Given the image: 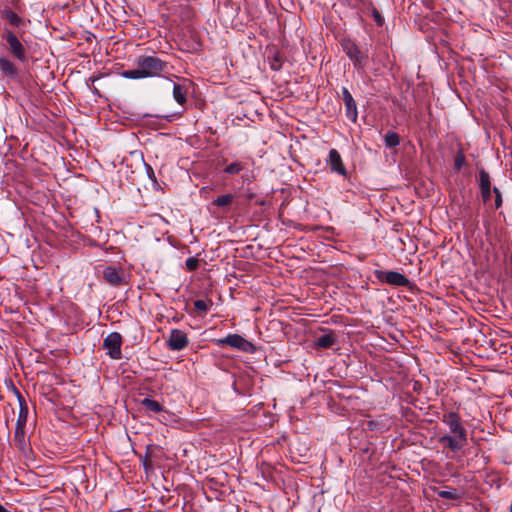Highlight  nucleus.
Wrapping results in <instances>:
<instances>
[{
	"instance_id": "9b49d317",
	"label": "nucleus",
	"mask_w": 512,
	"mask_h": 512,
	"mask_svg": "<svg viewBox=\"0 0 512 512\" xmlns=\"http://www.w3.org/2000/svg\"><path fill=\"white\" fill-rule=\"evenodd\" d=\"M15 393L19 401V414L16 422V427L25 428L28 418V407L25 399L17 389H15Z\"/></svg>"
},
{
	"instance_id": "b1692460",
	"label": "nucleus",
	"mask_w": 512,
	"mask_h": 512,
	"mask_svg": "<svg viewBox=\"0 0 512 512\" xmlns=\"http://www.w3.org/2000/svg\"><path fill=\"white\" fill-rule=\"evenodd\" d=\"M465 155L463 154L462 151H459L456 156H455V160H454V168L456 171H460L461 168L463 167V165L465 164Z\"/></svg>"
},
{
	"instance_id": "9d476101",
	"label": "nucleus",
	"mask_w": 512,
	"mask_h": 512,
	"mask_svg": "<svg viewBox=\"0 0 512 512\" xmlns=\"http://www.w3.org/2000/svg\"><path fill=\"white\" fill-rule=\"evenodd\" d=\"M328 164L330 165V169L332 172H335L342 176L347 175V170L342 161L341 155L336 149H331L329 151Z\"/></svg>"
},
{
	"instance_id": "7c9ffc66",
	"label": "nucleus",
	"mask_w": 512,
	"mask_h": 512,
	"mask_svg": "<svg viewBox=\"0 0 512 512\" xmlns=\"http://www.w3.org/2000/svg\"><path fill=\"white\" fill-rule=\"evenodd\" d=\"M151 174H154L153 169L148 166V175L151 177Z\"/></svg>"
},
{
	"instance_id": "bb28decb",
	"label": "nucleus",
	"mask_w": 512,
	"mask_h": 512,
	"mask_svg": "<svg viewBox=\"0 0 512 512\" xmlns=\"http://www.w3.org/2000/svg\"><path fill=\"white\" fill-rule=\"evenodd\" d=\"M495 194V209H499L502 206V195L497 187L493 188Z\"/></svg>"
},
{
	"instance_id": "f03ea898",
	"label": "nucleus",
	"mask_w": 512,
	"mask_h": 512,
	"mask_svg": "<svg viewBox=\"0 0 512 512\" xmlns=\"http://www.w3.org/2000/svg\"><path fill=\"white\" fill-rule=\"evenodd\" d=\"M135 65V69L123 71L122 77L133 80L159 77L167 69V62L153 55L138 56Z\"/></svg>"
},
{
	"instance_id": "ddd939ff",
	"label": "nucleus",
	"mask_w": 512,
	"mask_h": 512,
	"mask_svg": "<svg viewBox=\"0 0 512 512\" xmlns=\"http://www.w3.org/2000/svg\"><path fill=\"white\" fill-rule=\"evenodd\" d=\"M103 277L108 283L112 285H119L123 281L120 272L115 267L111 266L106 267L103 270Z\"/></svg>"
},
{
	"instance_id": "20e7f679",
	"label": "nucleus",
	"mask_w": 512,
	"mask_h": 512,
	"mask_svg": "<svg viewBox=\"0 0 512 512\" xmlns=\"http://www.w3.org/2000/svg\"><path fill=\"white\" fill-rule=\"evenodd\" d=\"M1 38L7 43V50L18 61H27L26 50L18 36L9 29H4Z\"/></svg>"
},
{
	"instance_id": "1a4fd4ad",
	"label": "nucleus",
	"mask_w": 512,
	"mask_h": 512,
	"mask_svg": "<svg viewBox=\"0 0 512 512\" xmlns=\"http://www.w3.org/2000/svg\"><path fill=\"white\" fill-rule=\"evenodd\" d=\"M342 96L345 104L346 115L352 122L355 123L358 117L356 102L349 90L345 87L342 88Z\"/></svg>"
},
{
	"instance_id": "cd10ccee",
	"label": "nucleus",
	"mask_w": 512,
	"mask_h": 512,
	"mask_svg": "<svg viewBox=\"0 0 512 512\" xmlns=\"http://www.w3.org/2000/svg\"><path fill=\"white\" fill-rule=\"evenodd\" d=\"M481 196H482V199H483L484 203H487L488 201H490V199H491V188L490 189H486V190H482L481 191Z\"/></svg>"
},
{
	"instance_id": "c85d7f7f",
	"label": "nucleus",
	"mask_w": 512,
	"mask_h": 512,
	"mask_svg": "<svg viewBox=\"0 0 512 512\" xmlns=\"http://www.w3.org/2000/svg\"><path fill=\"white\" fill-rule=\"evenodd\" d=\"M374 17H375L377 24L382 25L383 19L377 11L374 12Z\"/></svg>"
},
{
	"instance_id": "393cba45",
	"label": "nucleus",
	"mask_w": 512,
	"mask_h": 512,
	"mask_svg": "<svg viewBox=\"0 0 512 512\" xmlns=\"http://www.w3.org/2000/svg\"><path fill=\"white\" fill-rule=\"evenodd\" d=\"M185 266L188 271H194L199 266V259L197 257H189L185 261Z\"/></svg>"
},
{
	"instance_id": "4be33fe9",
	"label": "nucleus",
	"mask_w": 512,
	"mask_h": 512,
	"mask_svg": "<svg viewBox=\"0 0 512 512\" xmlns=\"http://www.w3.org/2000/svg\"><path fill=\"white\" fill-rule=\"evenodd\" d=\"M335 341V337L332 334H324L317 339L316 345L320 348H330Z\"/></svg>"
},
{
	"instance_id": "dca6fc26",
	"label": "nucleus",
	"mask_w": 512,
	"mask_h": 512,
	"mask_svg": "<svg viewBox=\"0 0 512 512\" xmlns=\"http://www.w3.org/2000/svg\"><path fill=\"white\" fill-rule=\"evenodd\" d=\"M14 441L20 450L26 448L25 428L15 427Z\"/></svg>"
},
{
	"instance_id": "423d86ee",
	"label": "nucleus",
	"mask_w": 512,
	"mask_h": 512,
	"mask_svg": "<svg viewBox=\"0 0 512 512\" xmlns=\"http://www.w3.org/2000/svg\"><path fill=\"white\" fill-rule=\"evenodd\" d=\"M378 280L396 287H406L409 285V279L397 271H376Z\"/></svg>"
},
{
	"instance_id": "f257e3e1",
	"label": "nucleus",
	"mask_w": 512,
	"mask_h": 512,
	"mask_svg": "<svg viewBox=\"0 0 512 512\" xmlns=\"http://www.w3.org/2000/svg\"><path fill=\"white\" fill-rule=\"evenodd\" d=\"M442 421L449 428V433L440 436L438 442L451 452H459L467 445V431L461 424L460 416L449 412L443 415Z\"/></svg>"
},
{
	"instance_id": "aec40b11",
	"label": "nucleus",
	"mask_w": 512,
	"mask_h": 512,
	"mask_svg": "<svg viewBox=\"0 0 512 512\" xmlns=\"http://www.w3.org/2000/svg\"><path fill=\"white\" fill-rule=\"evenodd\" d=\"M438 496L443 499L450 500H460L462 498V494L458 492L455 488H450L448 490H440L438 491Z\"/></svg>"
},
{
	"instance_id": "a211bd4d",
	"label": "nucleus",
	"mask_w": 512,
	"mask_h": 512,
	"mask_svg": "<svg viewBox=\"0 0 512 512\" xmlns=\"http://www.w3.org/2000/svg\"><path fill=\"white\" fill-rule=\"evenodd\" d=\"M234 198H235L234 195L230 194V193L221 195L212 201V205H215L220 208H224V207L229 206L233 202Z\"/></svg>"
},
{
	"instance_id": "412c9836",
	"label": "nucleus",
	"mask_w": 512,
	"mask_h": 512,
	"mask_svg": "<svg viewBox=\"0 0 512 512\" xmlns=\"http://www.w3.org/2000/svg\"><path fill=\"white\" fill-rule=\"evenodd\" d=\"M479 188L480 191L491 188L490 176L484 168L479 170Z\"/></svg>"
},
{
	"instance_id": "6ab92c4d",
	"label": "nucleus",
	"mask_w": 512,
	"mask_h": 512,
	"mask_svg": "<svg viewBox=\"0 0 512 512\" xmlns=\"http://www.w3.org/2000/svg\"><path fill=\"white\" fill-rule=\"evenodd\" d=\"M141 403L147 410L154 413H158L163 410L162 405L158 401L151 398H144Z\"/></svg>"
},
{
	"instance_id": "4468645a",
	"label": "nucleus",
	"mask_w": 512,
	"mask_h": 512,
	"mask_svg": "<svg viewBox=\"0 0 512 512\" xmlns=\"http://www.w3.org/2000/svg\"><path fill=\"white\" fill-rule=\"evenodd\" d=\"M2 15L3 18L14 27H19L23 24V19L10 9L3 10Z\"/></svg>"
},
{
	"instance_id": "f3484780",
	"label": "nucleus",
	"mask_w": 512,
	"mask_h": 512,
	"mask_svg": "<svg viewBox=\"0 0 512 512\" xmlns=\"http://www.w3.org/2000/svg\"><path fill=\"white\" fill-rule=\"evenodd\" d=\"M386 147L392 148L400 144V136L394 131H388L384 136Z\"/></svg>"
},
{
	"instance_id": "c756f323",
	"label": "nucleus",
	"mask_w": 512,
	"mask_h": 512,
	"mask_svg": "<svg viewBox=\"0 0 512 512\" xmlns=\"http://www.w3.org/2000/svg\"><path fill=\"white\" fill-rule=\"evenodd\" d=\"M0 512H10L0 503Z\"/></svg>"
},
{
	"instance_id": "f8f14e48",
	"label": "nucleus",
	"mask_w": 512,
	"mask_h": 512,
	"mask_svg": "<svg viewBox=\"0 0 512 512\" xmlns=\"http://www.w3.org/2000/svg\"><path fill=\"white\" fill-rule=\"evenodd\" d=\"M0 71L3 75L8 76L10 78H15L18 74L17 67L6 56H2L0 58Z\"/></svg>"
},
{
	"instance_id": "7ed1b4c3",
	"label": "nucleus",
	"mask_w": 512,
	"mask_h": 512,
	"mask_svg": "<svg viewBox=\"0 0 512 512\" xmlns=\"http://www.w3.org/2000/svg\"><path fill=\"white\" fill-rule=\"evenodd\" d=\"M341 47L347 57L353 62V65L357 70L365 69L368 63V55L367 53L362 52L353 40L349 38L342 39Z\"/></svg>"
},
{
	"instance_id": "39448f33",
	"label": "nucleus",
	"mask_w": 512,
	"mask_h": 512,
	"mask_svg": "<svg viewBox=\"0 0 512 512\" xmlns=\"http://www.w3.org/2000/svg\"><path fill=\"white\" fill-rule=\"evenodd\" d=\"M122 336L118 332L109 333L104 341H103V349L106 351V354L114 360H119L122 357Z\"/></svg>"
},
{
	"instance_id": "6e6552de",
	"label": "nucleus",
	"mask_w": 512,
	"mask_h": 512,
	"mask_svg": "<svg viewBox=\"0 0 512 512\" xmlns=\"http://www.w3.org/2000/svg\"><path fill=\"white\" fill-rule=\"evenodd\" d=\"M189 340L187 334L179 329H172L167 346L172 351H181L188 346Z\"/></svg>"
},
{
	"instance_id": "a878e982",
	"label": "nucleus",
	"mask_w": 512,
	"mask_h": 512,
	"mask_svg": "<svg viewBox=\"0 0 512 512\" xmlns=\"http://www.w3.org/2000/svg\"><path fill=\"white\" fill-rule=\"evenodd\" d=\"M194 307L197 311H200V312H207V310L209 309L208 303L202 299L196 300L194 302Z\"/></svg>"
},
{
	"instance_id": "0eeeda50",
	"label": "nucleus",
	"mask_w": 512,
	"mask_h": 512,
	"mask_svg": "<svg viewBox=\"0 0 512 512\" xmlns=\"http://www.w3.org/2000/svg\"><path fill=\"white\" fill-rule=\"evenodd\" d=\"M219 344H225L243 352H253L254 345L239 334H229L225 338L218 340Z\"/></svg>"
},
{
	"instance_id": "2eb2a0df",
	"label": "nucleus",
	"mask_w": 512,
	"mask_h": 512,
	"mask_svg": "<svg viewBox=\"0 0 512 512\" xmlns=\"http://www.w3.org/2000/svg\"><path fill=\"white\" fill-rule=\"evenodd\" d=\"M186 94H187V90L184 86L177 84V83L173 84V98L175 99V101L178 104L183 105L186 103V101H187Z\"/></svg>"
},
{
	"instance_id": "5701e85b",
	"label": "nucleus",
	"mask_w": 512,
	"mask_h": 512,
	"mask_svg": "<svg viewBox=\"0 0 512 512\" xmlns=\"http://www.w3.org/2000/svg\"><path fill=\"white\" fill-rule=\"evenodd\" d=\"M244 169V165L241 162H233L227 165L224 169V172L230 175H235L241 172Z\"/></svg>"
}]
</instances>
